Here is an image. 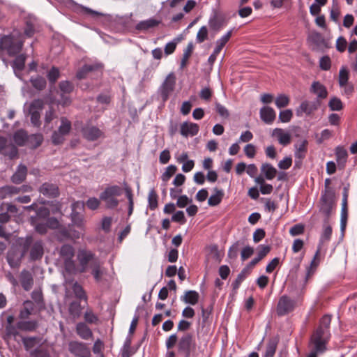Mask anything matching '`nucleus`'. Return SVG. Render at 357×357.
Here are the masks:
<instances>
[{"label":"nucleus","instance_id":"nucleus-1","mask_svg":"<svg viewBox=\"0 0 357 357\" xmlns=\"http://www.w3.org/2000/svg\"><path fill=\"white\" fill-rule=\"evenodd\" d=\"M331 316L328 314L323 316L320 319L319 326L311 335L309 342L310 351L307 357H318L326 351V345L331 338Z\"/></svg>","mask_w":357,"mask_h":357},{"label":"nucleus","instance_id":"nucleus-2","mask_svg":"<svg viewBox=\"0 0 357 357\" xmlns=\"http://www.w3.org/2000/svg\"><path fill=\"white\" fill-rule=\"evenodd\" d=\"M78 9L80 14L96 20L98 23L105 27L112 28L113 24L116 22L117 17H114L110 14L102 13L82 5H79Z\"/></svg>","mask_w":357,"mask_h":357},{"label":"nucleus","instance_id":"nucleus-3","mask_svg":"<svg viewBox=\"0 0 357 357\" xmlns=\"http://www.w3.org/2000/svg\"><path fill=\"white\" fill-rule=\"evenodd\" d=\"M123 189L116 185H109L100 194V199L103 201L105 207L109 209H114L119 205L118 197L123 194Z\"/></svg>","mask_w":357,"mask_h":357},{"label":"nucleus","instance_id":"nucleus-4","mask_svg":"<svg viewBox=\"0 0 357 357\" xmlns=\"http://www.w3.org/2000/svg\"><path fill=\"white\" fill-rule=\"evenodd\" d=\"M24 42L20 38L14 34L5 35L0 39V47L5 49L10 56H15L22 49Z\"/></svg>","mask_w":357,"mask_h":357},{"label":"nucleus","instance_id":"nucleus-5","mask_svg":"<svg viewBox=\"0 0 357 357\" xmlns=\"http://www.w3.org/2000/svg\"><path fill=\"white\" fill-rule=\"evenodd\" d=\"M335 204V191H328L326 194L321 195L319 203V211L324 215V219H330Z\"/></svg>","mask_w":357,"mask_h":357},{"label":"nucleus","instance_id":"nucleus-6","mask_svg":"<svg viewBox=\"0 0 357 357\" xmlns=\"http://www.w3.org/2000/svg\"><path fill=\"white\" fill-rule=\"evenodd\" d=\"M77 257L79 263V271L81 273L86 271L89 264L91 267H92L94 263L98 262L97 259H95V255L91 251L87 250H79Z\"/></svg>","mask_w":357,"mask_h":357},{"label":"nucleus","instance_id":"nucleus-7","mask_svg":"<svg viewBox=\"0 0 357 357\" xmlns=\"http://www.w3.org/2000/svg\"><path fill=\"white\" fill-rule=\"evenodd\" d=\"M296 305V302L295 300L291 299L286 295H283L278 301L276 308L277 314L279 316L287 314L294 310Z\"/></svg>","mask_w":357,"mask_h":357},{"label":"nucleus","instance_id":"nucleus-8","mask_svg":"<svg viewBox=\"0 0 357 357\" xmlns=\"http://www.w3.org/2000/svg\"><path fill=\"white\" fill-rule=\"evenodd\" d=\"M68 351L76 357H91L89 348L82 342L70 341L68 343Z\"/></svg>","mask_w":357,"mask_h":357},{"label":"nucleus","instance_id":"nucleus-9","mask_svg":"<svg viewBox=\"0 0 357 357\" xmlns=\"http://www.w3.org/2000/svg\"><path fill=\"white\" fill-rule=\"evenodd\" d=\"M321 105V101L318 99L314 101L305 100L301 102L296 109V113L298 116H302L303 114L310 115L314 111L317 110Z\"/></svg>","mask_w":357,"mask_h":357},{"label":"nucleus","instance_id":"nucleus-10","mask_svg":"<svg viewBox=\"0 0 357 357\" xmlns=\"http://www.w3.org/2000/svg\"><path fill=\"white\" fill-rule=\"evenodd\" d=\"M44 248L45 243L42 240H33V243L29 249V261H36L40 260L44 255Z\"/></svg>","mask_w":357,"mask_h":357},{"label":"nucleus","instance_id":"nucleus-11","mask_svg":"<svg viewBox=\"0 0 357 357\" xmlns=\"http://www.w3.org/2000/svg\"><path fill=\"white\" fill-rule=\"evenodd\" d=\"M175 83V75L173 73H169L161 86V96L164 102L168 99L169 94L174 91Z\"/></svg>","mask_w":357,"mask_h":357},{"label":"nucleus","instance_id":"nucleus-12","mask_svg":"<svg viewBox=\"0 0 357 357\" xmlns=\"http://www.w3.org/2000/svg\"><path fill=\"white\" fill-rule=\"evenodd\" d=\"M24 256L13 245H11L6 255V261L10 267L18 268Z\"/></svg>","mask_w":357,"mask_h":357},{"label":"nucleus","instance_id":"nucleus-13","mask_svg":"<svg viewBox=\"0 0 357 357\" xmlns=\"http://www.w3.org/2000/svg\"><path fill=\"white\" fill-rule=\"evenodd\" d=\"M39 192L48 198H56L59 195V189L56 184L45 182L39 188Z\"/></svg>","mask_w":357,"mask_h":357},{"label":"nucleus","instance_id":"nucleus-14","mask_svg":"<svg viewBox=\"0 0 357 357\" xmlns=\"http://www.w3.org/2000/svg\"><path fill=\"white\" fill-rule=\"evenodd\" d=\"M32 243L33 237L28 235L24 238H18L12 245H13L21 253V255L24 257L29 250Z\"/></svg>","mask_w":357,"mask_h":357},{"label":"nucleus","instance_id":"nucleus-15","mask_svg":"<svg viewBox=\"0 0 357 357\" xmlns=\"http://www.w3.org/2000/svg\"><path fill=\"white\" fill-rule=\"evenodd\" d=\"M82 133L84 139L93 142L99 139L103 132L96 126H86L82 128Z\"/></svg>","mask_w":357,"mask_h":357},{"label":"nucleus","instance_id":"nucleus-16","mask_svg":"<svg viewBox=\"0 0 357 357\" xmlns=\"http://www.w3.org/2000/svg\"><path fill=\"white\" fill-rule=\"evenodd\" d=\"M24 35L31 38L36 33V18L32 15H28L24 17Z\"/></svg>","mask_w":357,"mask_h":357},{"label":"nucleus","instance_id":"nucleus-17","mask_svg":"<svg viewBox=\"0 0 357 357\" xmlns=\"http://www.w3.org/2000/svg\"><path fill=\"white\" fill-rule=\"evenodd\" d=\"M20 281L24 290L29 291L33 284V274L31 271L23 269L20 274Z\"/></svg>","mask_w":357,"mask_h":357},{"label":"nucleus","instance_id":"nucleus-18","mask_svg":"<svg viewBox=\"0 0 357 357\" xmlns=\"http://www.w3.org/2000/svg\"><path fill=\"white\" fill-rule=\"evenodd\" d=\"M102 64L100 63H95L92 64H84L76 73V77L78 79H82L87 77L91 72L101 69Z\"/></svg>","mask_w":357,"mask_h":357},{"label":"nucleus","instance_id":"nucleus-19","mask_svg":"<svg viewBox=\"0 0 357 357\" xmlns=\"http://www.w3.org/2000/svg\"><path fill=\"white\" fill-rule=\"evenodd\" d=\"M81 204L79 202H74L71 205L72 212L70 213V219L72 224L79 228L83 226V215L76 211Z\"/></svg>","mask_w":357,"mask_h":357},{"label":"nucleus","instance_id":"nucleus-20","mask_svg":"<svg viewBox=\"0 0 357 357\" xmlns=\"http://www.w3.org/2000/svg\"><path fill=\"white\" fill-rule=\"evenodd\" d=\"M180 132L184 137L195 136L199 132V126L195 123L184 122L181 125Z\"/></svg>","mask_w":357,"mask_h":357},{"label":"nucleus","instance_id":"nucleus-21","mask_svg":"<svg viewBox=\"0 0 357 357\" xmlns=\"http://www.w3.org/2000/svg\"><path fill=\"white\" fill-rule=\"evenodd\" d=\"M275 110L270 107H263L260 109V118L266 124H271L275 119Z\"/></svg>","mask_w":357,"mask_h":357},{"label":"nucleus","instance_id":"nucleus-22","mask_svg":"<svg viewBox=\"0 0 357 357\" xmlns=\"http://www.w3.org/2000/svg\"><path fill=\"white\" fill-rule=\"evenodd\" d=\"M272 135L275 137L282 146H287L291 143V135L289 132H285L282 128H275Z\"/></svg>","mask_w":357,"mask_h":357},{"label":"nucleus","instance_id":"nucleus-23","mask_svg":"<svg viewBox=\"0 0 357 357\" xmlns=\"http://www.w3.org/2000/svg\"><path fill=\"white\" fill-rule=\"evenodd\" d=\"M310 92L317 95V99H324L328 96V91L324 85L319 82H314L310 87Z\"/></svg>","mask_w":357,"mask_h":357},{"label":"nucleus","instance_id":"nucleus-24","mask_svg":"<svg viewBox=\"0 0 357 357\" xmlns=\"http://www.w3.org/2000/svg\"><path fill=\"white\" fill-rule=\"evenodd\" d=\"M192 342V335L185 333L182 336L178 342V349L186 353L188 356L190 353V348Z\"/></svg>","mask_w":357,"mask_h":357},{"label":"nucleus","instance_id":"nucleus-25","mask_svg":"<svg viewBox=\"0 0 357 357\" xmlns=\"http://www.w3.org/2000/svg\"><path fill=\"white\" fill-rule=\"evenodd\" d=\"M27 174V168L24 165H19L16 172L11 176V181L13 183L20 184L22 183Z\"/></svg>","mask_w":357,"mask_h":357},{"label":"nucleus","instance_id":"nucleus-26","mask_svg":"<svg viewBox=\"0 0 357 357\" xmlns=\"http://www.w3.org/2000/svg\"><path fill=\"white\" fill-rule=\"evenodd\" d=\"M38 327V322L36 320H21L17 321V328L24 332L35 331Z\"/></svg>","mask_w":357,"mask_h":357},{"label":"nucleus","instance_id":"nucleus-27","mask_svg":"<svg viewBox=\"0 0 357 357\" xmlns=\"http://www.w3.org/2000/svg\"><path fill=\"white\" fill-rule=\"evenodd\" d=\"M20 192V188L14 185H4L0 188V199L10 198L13 195Z\"/></svg>","mask_w":357,"mask_h":357},{"label":"nucleus","instance_id":"nucleus-28","mask_svg":"<svg viewBox=\"0 0 357 357\" xmlns=\"http://www.w3.org/2000/svg\"><path fill=\"white\" fill-rule=\"evenodd\" d=\"M225 24L226 20L225 17L218 14L214 15L209 20V26L215 31H220Z\"/></svg>","mask_w":357,"mask_h":357},{"label":"nucleus","instance_id":"nucleus-29","mask_svg":"<svg viewBox=\"0 0 357 357\" xmlns=\"http://www.w3.org/2000/svg\"><path fill=\"white\" fill-rule=\"evenodd\" d=\"M29 222L38 234L44 235L47 233L48 228L45 222L37 220L36 217H30Z\"/></svg>","mask_w":357,"mask_h":357},{"label":"nucleus","instance_id":"nucleus-30","mask_svg":"<svg viewBox=\"0 0 357 357\" xmlns=\"http://www.w3.org/2000/svg\"><path fill=\"white\" fill-rule=\"evenodd\" d=\"M77 335L84 340H89L92 337L93 333L89 327L83 322H79L76 326Z\"/></svg>","mask_w":357,"mask_h":357},{"label":"nucleus","instance_id":"nucleus-31","mask_svg":"<svg viewBox=\"0 0 357 357\" xmlns=\"http://www.w3.org/2000/svg\"><path fill=\"white\" fill-rule=\"evenodd\" d=\"M259 252L257 257H255L250 262V266H255L264 257H265L271 251V247L265 245H260L259 246Z\"/></svg>","mask_w":357,"mask_h":357},{"label":"nucleus","instance_id":"nucleus-32","mask_svg":"<svg viewBox=\"0 0 357 357\" xmlns=\"http://www.w3.org/2000/svg\"><path fill=\"white\" fill-rule=\"evenodd\" d=\"M155 26H156V18L153 17L150 19L140 21L136 24L135 29L139 31H146Z\"/></svg>","mask_w":357,"mask_h":357},{"label":"nucleus","instance_id":"nucleus-33","mask_svg":"<svg viewBox=\"0 0 357 357\" xmlns=\"http://www.w3.org/2000/svg\"><path fill=\"white\" fill-rule=\"evenodd\" d=\"M26 56L24 54H20L16 56L15 59L13 61L12 68L16 76L18 72H21L25 66Z\"/></svg>","mask_w":357,"mask_h":357},{"label":"nucleus","instance_id":"nucleus-34","mask_svg":"<svg viewBox=\"0 0 357 357\" xmlns=\"http://www.w3.org/2000/svg\"><path fill=\"white\" fill-rule=\"evenodd\" d=\"M19 328H17V323L15 326L14 325H6L5 326V331H4V335L3 339L5 340H9L12 337L15 340H17V337L20 335L19 333Z\"/></svg>","mask_w":357,"mask_h":357},{"label":"nucleus","instance_id":"nucleus-35","mask_svg":"<svg viewBox=\"0 0 357 357\" xmlns=\"http://www.w3.org/2000/svg\"><path fill=\"white\" fill-rule=\"evenodd\" d=\"M75 255V249L70 244H63L59 250V255L64 260L72 259Z\"/></svg>","mask_w":357,"mask_h":357},{"label":"nucleus","instance_id":"nucleus-36","mask_svg":"<svg viewBox=\"0 0 357 357\" xmlns=\"http://www.w3.org/2000/svg\"><path fill=\"white\" fill-rule=\"evenodd\" d=\"M279 340L278 337L271 338L266 345L264 357H273L278 347Z\"/></svg>","mask_w":357,"mask_h":357},{"label":"nucleus","instance_id":"nucleus-37","mask_svg":"<svg viewBox=\"0 0 357 357\" xmlns=\"http://www.w3.org/2000/svg\"><path fill=\"white\" fill-rule=\"evenodd\" d=\"M43 142V136L40 133L31 134L28 136L27 144L31 149H37Z\"/></svg>","mask_w":357,"mask_h":357},{"label":"nucleus","instance_id":"nucleus-38","mask_svg":"<svg viewBox=\"0 0 357 357\" xmlns=\"http://www.w3.org/2000/svg\"><path fill=\"white\" fill-rule=\"evenodd\" d=\"M308 142L307 140H303L299 145H295V158L298 160H303L307 153Z\"/></svg>","mask_w":357,"mask_h":357},{"label":"nucleus","instance_id":"nucleus-39","mask_svg":"<svg viewBox=\"0 0 357 357\" xmlns=\"http://www.w3.org/2000/svg\"><path fill=\"white\" fill-rule=\"evenodd\" d=\"M213 191L215 192V194L212 195L208 200V204L211 206L218 205L221 202L225 195L222 190L218 189L217 188H215Z\"/></svg>","mask_w":357,"mask_h":357},{"label":"nucleus","instance_id":"nucleus-40","mask_svg":"<svg viewBox=\"0 0 357 357\" xmlns=\"http://www.w3.org/2000/svg\"><path fill=\"white\" fill-rule=\"evenodd\" d=\"M28 136L25 130L20 129L14 133L13 140L17 145L22 146L27 143Z\"/></svg>","mask_w":357,"mask_h":357},{"label":"nucleus","instance_id":"nucleus-41","mask_svg":"<svg viewBox=\"0 0 357 357\" xmlns=\"http://www.w3.org/2000/svg\"><path fill=\"white\" fill-rule=\"evenodd\" d=\"M330 219H324L323 221V231L321 236V242L324 243L331 239L332 235V227L329 224Z\"/></svg>","mask_w":357,"mask_h":357},{"label":"nucleus","instance_id":"nucleus-42","mask_svg":"<svg viewBox=\"0 0 357 357\" xmlns=\"http://www.w3.org/2000/svg\"><path fill=\"white\" fill-rule=\"evenodd\" d=\"M40 341V338L38 336L22 337V342L26 351L33 348Z\"/></svg>","mask_w":357,"mask_h":357},{"label":"nucleus","instance_id":"nucleus-43","mask_svg":"<svg viewBox=\"0 0 357 357\" xmlns=\"http://www.w3.org/2000/svg\"><path fill=\"white\" fill-rule=\"evenodd\" d=\"M30 82L33 87L38 91L44 89L47 85L46 79L40 75L31 77L30 78Z\"/></svg>","mask_w":357,"mask_h":357},{"label":"nucleus","instance_id":"nucleus-44","mask_svg":"<svg viewBox=\"0 0 357 357\" xmlns=\"http://www.w3.org/2000/svg\"><path fill=\"white\" fill-rule=\"evenodd\" d=\"M181 299L185 303L195 305L199 300V294L195 291H187Z\"/></svg>","mask_w":357,"mask_h":357},{"label":"nucleus","instance_id":"nucleus-45","mask_svg":"<svg viewBox=\"0 0 357 357\" xmlns=\"http://www.w3.org/2000/svg\"><path fill=\"white\" fill-rule=\"evenodd\" d=\"M335 155L338 165L344 167L348 156L347 151L343 147L338 146L335 149Z\"/></svg>","mask_w":357,"mask_h":357},{"label":"nucleus","instance_id":"nucleus-46","mask_svg":"<svg viewBox=\"0 0 357 357\" xmlns=\"http://www.w3.org/2000/svg\"><path fill=\"white\" fill-rule=\"evenodd\" d=\"M261 169L265 174V177L268 180L273 179L276 176L277 169L270 164H263Z\"/></svg>","mask_w":357,"mask_h":357},{"label":"nucleus","instance_id":"nucleus-47","mask_svg":"<svg viewBox=\"0 0 357 357\" xmlns=\"http://www.w3.org/2000/svg\"><path fill=\"white\" fill-rule=\"evenodd\" d=\"M71 128V122L66 117H61V124L57 130L66 136L70 132Z\"/></svg>","mask_w":357,"mask_h":357},{"label":"nucleus","instance_id":"nucleus-48","mask_svg":"<svg viewBox=\"0 0 357 357\" xmlns=\"http://www.w3.org/2000/svg\"><path fill=\"white\" fill-rule=\"evenodd\" d=\"M50 211L45 206H40L36 209V215L31 217H36L37 220H45L50 217Z\"/></svg>","mask_w":357,"mask_h":357},{"label":"nucleus","instance_id":"nucleus-49","mask_svg":"<svg viewBox=\"0 0 357 357\" xmlns=\"http://www.w3.org/2000/svg\"><path fill=\"white\" fill-rule=\"evenodd\" d=\"M59 77L60 71L59 68L55 66H52L47 74V78L50 85H54Z\"/></svg>","mask_w":357,"mask_h":357},{"label":"nucleus","instance_id":"nucleus-50","mask_svg":"<svg viewBox=\"0 0 357 357\" xmlns=\"http://www.w3.org/2000/svg\"><path fill=\"white\" fill-rule=\"evenodd\" d=\"M245 244V241L243 240L237 241L234 243L229 248L228 251V257L230 259H236L238 256V253L239 251V248Z\"/></svg>","mask_w":357,"mask_h":357},{"label":"nucleus","instance_id":"nucleus-51","mask_svg":"<svg viewBox=\"0 0 357 357\" xmlns=\"http://www.w3.org/2000/svg\"><path fill=\"white\" fill-rule=\"evenodd\" d=\"M73 291L77 298L86 301L87 296L86 295V292L77 282H74L73 285Z\"/></svg>","mask_w":357,"mask_h":357},{"label":"nucleus","instance_id":"nucleus-52","mask_svg":"<svg viewBox=\"0 0 357 357\" xmlns=\"http://www.w3.org/2000/svg\"><path fill=\"white\" fill-rule=\"evenodd\" d=\"M24 305H29L30 307L25 306L19 314V317L21 319H26L31 314L33 311L32 303L30 301H26L24 303Z\"/></svg>","mask_w":357,"mask_h":357},{"label":"nucleus","instance_id":"nucleus-53","mask_svg":"<svg viewBox=\"0 0 357 357\" xmlns=\"http://www.w3.org/2000/svg\"><path fill=\"white\" fill-rule=\"evenodd\" d=\"M69 312L73 317H79L82 313V307L79 301H72L69 305Z\"/></svg>","mask_w":357,"mask_h":357},{"label":"nucleus","instance_id":"nucleus-54","mask_svg":"<svg viewBox=\"0 0 357 357\" xmlns=\"http://www.w3.org/2000/svg\"><path fill=\"white\" fill-rule=\"evenodd\" d=\"M59 86L61 93L69 94L74 90L73 84L68 80L60 82Z\"/></svg>","mask_w":357,"mask_h":357},{"label":"nucleus","instance_id":"nucleus-55","mask_svg":"<svg viewBox=\"0 0 357 357\" xmlns=\"http://www.w3.org/2000/svg\"><path fill=\"white\" fill-rule=\"evenodd\" d=\"M192 51H193V45L192 43H190L188 45L186 49L184 50V52L183 54V58H182L181 62V68H184L186 66L188 60L190 57V56L192 53Z\"/></svg>","mask_w":357,"mask_h":357},{"label":"nucleus","instance_id":"nucleus-56","mask_svg":"<svg viewBox=\"0 0 357 357\" xmlns=\"http://www.w3.org/2000/svg\"><path fill=\"white\" fill-rule=\"evenodd\" d=\"M349 79V71L343 66L339 72V84L341 87L346 86Z\"/></svg>","mask_w":357,"mask_h":357},{"label":"nucleus","instance_id":"nucleus-57","mask_svg":"<svg viewBox=\"0 0 357 357\" xmlns=\"http://www.w3.org/2000/svg\"><path fill=\"white\" fill-rule=\"evenodd\" d=\"M289 102V98L285 94H280L275 100V103L278 108L287 107Z\"/></svg>","mask_w":357,"mask_h":357},{"label":"nucleus","instance_id":"nucleus-58","mask_svg":"<svg viewBox=\"0 0 357 357\" xmlns=\"http://www.w3.org/2000/svg\"><path fill=\"white\" fill-rule=\"evenodd\" d=\"M328 107L332 111H340L343 107L341 100L336 97H333L330 100Z\"/></svg>","mask_w":357,"mask_h":357},{"label":"nucleus","instance_id":"nucleus-59","mask_svg":"<svg viewBox=\"0 0 357 357\" xmlns=\"http://www.w3.org/2000/svg\"><path fill=\"white\" fill-rule=\"evenodd\" d=\"M177 167L171 165L166 168L165 172L162 174L161 178L163 181H167L176 172Z\"/></svg>","mask_w":357,"mask_h":357},{"label":"nucleus","instance_id":"nucleus-60","mask_svg":"<svg viewBox=\"0 0 357 357\" xmlns=\"http://www.w3.org/2000/svg\"><path fill=\"white\" fill-rule=\"evenodd\" d=\"M293 116V112L291 109L282 110L279 114V120L282 123L289 122Z\"/></svg>","mask_w":357,"mask_h":357},{"label":"nucleus","instance_id":"nucleus-61","mask_svg":"<svg viewBox=\"0 0 357 357\" xmlns=\"http://www.w3.org/2000/svg\"><path fill=\"white\" fill-rule=\"evenodd\" d=\"M51 139L54 145H59L63 142L65 136L58 130H55L52 135Z\"/></svg>","mask_w":357,"mask_h":357},{"label":"nucleus","instance_id":"nucleus-62","mask_svg":"<svg viewBox=\"0 0 357 357\" xmlns=\"http://www.w3.org/2000/svg\"><path fill=\"white\" fill-rule=\"evenodd\" d=\"M31 113V122L33 124V126L36 127H39L41 124L40 122V114L39 111L34 110V109H30Z\"/></svg>","mask_w":357,"mask_h":357},{"label":"nucleus","instance_id":"nucleus-63","mask_svg":"<svg viewBox=\"0 0 357 357\" xmlns=\"http://www.w3.org/2000/svg\"><path fill=\"white\" fill-rule=\"evenodd\" d=\"M91 268V274L93 276L95 280L98 282H100L102 273L100 271V267L98 262L94 263L93 266H92Z\"/></svg>","mask_w":357,"mask_h":357},{"label":"nucleus","instance_id":"nucleus-64","mask_svg":"<svg viewBox=\"0 0 357 357\" xmlns=\"http://www.w3.org/2000/svg\"><path fill=\"white\" fill-rule=\"evenodd\" d=\"M46 225L48 229H56L60 227V222L55 217H49L45 220Z\"/></svg>","mask_w":357,"mask_h":357}]
</instances>
